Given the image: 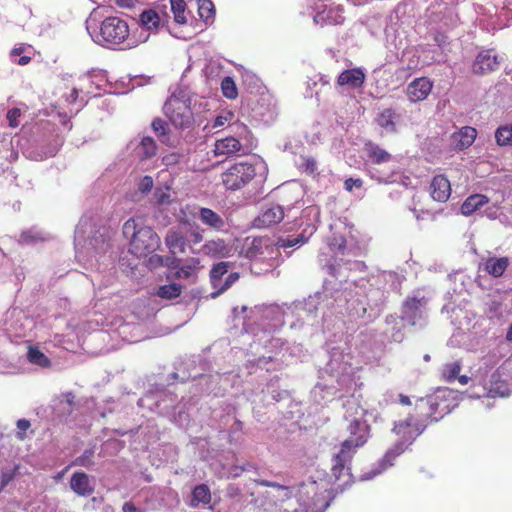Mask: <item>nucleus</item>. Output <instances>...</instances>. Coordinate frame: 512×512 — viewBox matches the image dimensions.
<instances>
[{
    "mask_svg": "<svg viewBox=\"0 0 512 512\" xmlns=\"http://www.w3.org/2000/svg\"><path fill=\"white\" fill-rule=\"evenodd\" d=\"M446 413H448V406L445 405L444 401L438 397L429 396L419 398L415 402L413 411L407 417L415 423L414 426H419L422 430H425L430 423L438 421Z\"/></svg>",
    "mask_w": 512,
    "mask_h": 512,
    "instance_id": "nucleus-6",
    "label": "nucleus"
},
{
    "mask_svg": "<svg viewBox=\"0 0 512 512\" xmlns=\"http://www.w3.org/2000/svg\"><path fill=\"white\" fill-rule=\"evenodd\" d=\"M115 2L121 8H131L134 6L135 0H115Z\"/></svg>",
    "mask_w": 512,
    "mask_h": 512,
    "instance_id": "nucleus-53",
    "label": "nucleus"
},
{
    "mask_svg": "<svg viewBox=\"0 0 512 512\" xmlns=\"http://www.w3.org/2000/svg\"><path fill=\"white\" fill-rule=\"evenodd\" d=\"M93 456L94 451L91 449H87L83 452V454L75 459L73 462L76 466H81L85 468H89L93 465Z\"/></svg>",
    "mask_w": 512,
    "mask_h": 512,
    "instance_id": "nucleus-42",
    "label": "nucleus"
},
{
    "mask_svg": "<svg viewBox=\"0 0 512 512\" xmlns=\"http://www.w3.org/2000/svg\"><path fill=\"white\" fill-rule=\"evenodd\" d=\"M199 219L204 225H207L215 230H222L225 226V221L222 216L209 208L200 209Z\"/></svg>",
    "mask_w": 512,
    "mask_h": 512,
    "instance_id": "nucleus-26",
    "label": "nucleus"
},
{
    "mask_svg": "<svg viewBox=\"0 0 512 512\" xmlns=\"http://www.w3.org/2000/svg\"><path fill=\"white\" fill-rule=\"evenodd\" d=\"M300 241H301V240H300L298 237H296V238H292V239H290V238H287V239H281V240L279 241V245H280L281 247H284V248H286V247H292V246H295V245H297L298 243H300Z\"/></svg>",
    "mask_w": 512,
    "mask_h": 512,
    "instance_id": "nucleus-50",
    "label": "nucleus"
},
{
    "mask_svg": "<svg viewBox=\"0 0 512 512\" xmlns=\"http://www.w3.org/2000/svg\"><path fill=\"white\" fill-rule=\"evenodd\" d=\"M238 279H239V274L238 273H236V272L230 273L228 275V277L226 278L225 283L221 286V288L217 292H213L212 296L216 297L221 292H224L225 290L230 288Z\"/></svg>",
    "mask_w": 512,
    "mask_h": 512,
    "instance_id": "nucleus-45",
    "label": "nucleus"
},
{
    "mask_svg": "<svg viewBox=\"0 0 512 512\" xmlns=\"http://www.w3.org/2000/svg\"><path fill=\"white\" fill-rule=\"evenodd\" d=\"M181 286L175 283L159 286L155 295L162 299L172 300L180 296Z\"/></svg>",
    "mask_w": 512,
    "mask_h": 512,
    "instance_id": "nucleus-33",
    "label": "nucleus"
},
{
    "mask_svg": "<svg viewBox=\"0 0 512 512\" xmlns=\"http://www.w3.org/2000/svg\"><path fill=\"white\" fill-rule=\"evenodd\" d=\"M397 119L398 115L393 108H385L377 114L375 122L386 131L395 132Z\"/></svg>",
    "mask_w": 512,
    "mask_h": 512,
    "instance_id": "nucleus-25",
    "label": "nucleus"
},
{
    "mask_svg": "<svg viewBox=\"0 0 512 512\" xmlns=\"http://www.w3.org/2000/svg\"><path fill=\"white\" fill-rule=\"evenodd\" d=\"M180 264H181V259H176V258L171 259L169 257L164 258L157 254H152L147 259V266L150 269H155L160 266H168V267L172 266L173 268L177 269V271L175 272V275L178 278H188L192 274V266H190V265L180 266Z\"/></svg>",
    "mask_w": 512,
    "mask_h": 512,
    "instance_id": "nucleus-11",
    "label": "nucleus"
},
{
    "mask_svg": "<svg viewBox=\"0 0 512 512\" xmlns=\"http://www.w3.org/2000/svg\"><path fill=\"white\" fill-rule=\"evenodd\" d=\"M87 225H88V220L81 219L79 224L76 227L74 244H75V249H76L77 254L79 253L81 242H82V240H84V234H85L84 228Z\"/></svg>",
    "mask_w": 512,
    "mask_h": 512,
    "instance_id": "nucleus-43",
    "label": "nucleus"
},
{
    "mask_svg": "<svg viewBox=\"0 0 512 512\" xmlns=\"http://www.w3.org/2000/svg\"><path fill=\"white\" fill-rule=\"evenodd\" d=\"M284 218V211L281 206H272L263 211L259 216L254 219L253 225L256 228L264 229L269 228L281 222Z\"/></svg>",
    "mask_w": 512,
    "mask_h": 512,
    "instance_id": "nucleus-16",
    "label": "nucleus"
},
{
    "mask_svg": "<svg viewBox=\"0 0 512 512\" xmlns=\"http://www.w3.org/2000/svg\"><path fill=\"white\" fill-rule=\"evenodd\" d=\"M456 379H458L460 384L466 385L469 382L470 378L466 375H461V376L458 375V377Z\"/></svg>",
    "mask_w": 512,
    "mask_h": 512,
    "instance_id": "nucleus-59",
    "label": "nucleus"
},
{
    "mask_svg": "<svg viewBox=\"0 0 512 512\" xmlns=\"http://www.w3.org/2000/svg\"><path fill=\"white\" fill-rule=\"evenodd\" d=\"M30 60H31V57L22 56L20 59L14 60V61L17 62V64H19V65H26L30 62Z\"/></svg>",
    "mask_w": 512,
    "mask_h": 512,
    "instance_id": "nucleus-58",
    "label": "nucleus"
},
{
    "mask_svg": "<svg viewBox=\"0 0 512 512\" xmlns=\"http://www.w3.org/2000/svg\"><path fill=\"white\" fill-rule=\"evenodd\" d=\"M347 438L341 443L338 453L333 457L332 473L339 477L351 463L358 449L364 447L371 437V426L367 420L354 417L346 426Z\"/></svg>",
    "mask_w": 512,
    "mask_h": 512,
    "instance_id": "nucleus-2",
    "label": "nucleus"
},
{
    "mask_svg": "<svg viewBox=\"0 0 512 512\" xmlns=\"http://www.w3.org/2000/svg\"><path fill=\"white\" fill-rule=\"evenodd\" d=\"M77 98H78V90H77L76 88H74V89L71 91V93H70V95H69V97H68V100H69L70 102L74 103V102H76Z\"/></svg>",
    "mask_w": 512,
    "mask_h": 512,
    "instance_id": "nucleus-57",
    "label": "nucleus"
},
{
    "mask_svg": "<svg viewBox=\"0 0 512 512\" xmlns=\"http://www.w3.org/2000/svg\"><path fill=\"white\" fill-rule=\"evenodd\" d=\"M345 247H346V241L344 239H342L338 248H339V250L343 251L345 249Z\"/></svg>",
    "mask_w": 512,
    "mask_h": 512,
    "instance_id": "nucleus-63",
    "label": "nucleus"
},
{
    "mask_svg": "<svg viewBox=\"0 0 512 512\" xmlns=\"http://www.w3.org/2000/svg\"><path fill=\"white\" fill-rule=\"evenodd\" d=\"M242 149V144L239 139L229 136L219 139L214 144L213 153L215 156H232Z\"/></svg>",
    "mask_w": 512,
    "mask_h": 512,
    "instance_id": "nucleus-21",
    "label": "nucleus"
},
{
    "mask_svg": "<svg viewBox=\"0 0 512 512\" xmlns=\"http://www.w3.org/2000/svg\"><path fill=\"white\" fill-rule=\"evenodd\" d=\"M153 187V179L152 177L150 176H145L142 178V180L140 181V184H139V189L143 192V193H147L149 192Z\"/></svg>",
    "mask_w": 512,
    "mask_h": 512,
    "instance_id": "nucleus-47",
    "label": "nucleus"
},
{
    "mask_svg": "<svg viewBox=\"0 0 512 512\" xmlns=\"http://www.w3.org/2000/svg\"><path fill=\"white\" fill-rule=\"evenodd\" d=\"M151 125H152L153 131L158 135L160 140L165 143L166 142L165 136L167 135V132H168L167 123L160 118H156L153 120Z\"/></svg>",
    "mask_w": 512,
    "mask_h": 512,
    "instance_id": "nucleus-41",
    "label": "nucleus"
},
{
    "mask_svg": "<svg viewBox=\"0 0 512 512\" xmlns=\"http://www.w3.org/2000/svg\"><path fill=\"white\" fill-rule=\"evenodd\" d=\"M64 401L67 403L69 408H71L74 404V395L71 392H67L63 394Z\"/></svg>",
    "mask_w": 512,
    "mask_h": 512,
    "instance_id": "nucleus-54",
    "label": "nucleus"
},
{
    "mask_svg": "<svg viewBox=\"0 0 512 512\" xmlns=\"http://www.w3.org/2000/svg\"><path fill=\"white\" fill-rule=\"evenodd\" d=\"M489 202V198L482 194H474L469 196L461 205V213L465 216L473 214L483 205Z\"/></svg>",
    "mask_w": 512,
    "mask_h": 512,
    "instance_id": "nucleus-27",
    "label": "nucleus"
},
{
    "mask_svg": "<svg viewBox=\"0 0 512 512\" xmlns=\"http://www.w3.org/2000/svg\"><path fill=\"white\" fill-rule=\"evenodd\" d=\"M427 300L416 297H408L403 303V319L407 320L412 326L424 318L423 308Z\"/></svg>",
    "mask_w": 512,
    "mask_h": 512,
    "instance_id": "nucleus-12",
    "label": "nucleus"
},
{
    "mask_svg": "<svg viewBox=\"0 0 512 512\" xmlns=\"http://www.w3.org/2000/svg\"><path fill=\"white\" fill-rule=\"evenodd\" d=\"M498 65V58L493 50H484L476 56L472 70L475 74L483 75L496 70Z\"/></svg>",
    "mask_w": 512,
    "mask_h": 512,
    "instance_id": "nucleus-14",
    "label": "nucleus"
},
{
    "mask_svg": "<svg viewBox=\"0 0 512 512\" xmlns=\"http://www.w3.org/2000/svg\"><path fill=\"white\" fill-rule=\"evenodd\" d=\"M211 502V492L207 485L201 484L194 487V504L202 503L208 505Z\"/></svg>",
    "mask_w": 512,
    "mask_h": 512,
    "instance_id": "nucleus-39",
    "label": "nucleus"
},
{
    "mask_svg": "<svg viewBox=\"0 0 512 512\" xmlns=\"http://www.w3.org/2000/svg\"><path fill=\"white\" fill-rule=\"evenodd\" d=\"M344 8L341 5L325 9L318 12L314 17V22L321 26L343 25L345 22Z\"/></svg>",
    "mask_w": 512,
    "mask_h": 512,
    "instance_id": "nucleus-15",
    "label": "nucleus"
},
{
    "mask_svg": "<svg viewBox=\"0 0 512 512\" xmlns=\"http://www.w3.org/2000/svg\"><path fill=\"white\" fill-rule=\"evenodd\" d=\"M160 244V238L157 233L150 227H140L138 235L130 243V251L138 256H145L154 252Z\"/></svg>",
    "mask_w": 512,
    "mask_h": 512,
    "instance_id": "nucleus-8",
    "label": "nucleus"
},
{
    "mask_svg": "<svg viewBox=\"0 0 512 512\" xmlns=\"http://www.w3.org/2000/svg\"><path fill=\"white\" fill-rule=\"evenodd\" d=\"M202 240V237L199 234L194 233V243H197Z\"/></svg>",
    "mask_w": 512,
    "mask_h": 512,
    "instance_id": "nucleus-64",
    "label": "nucleus"
},
{
    "mask_svg": "<svg viewBox=\"0 0 512 512\" xmlns=\"http://www.w3.org/2000/svg\"><path fill=\"white\" fill-rule=\"evenodd\" d=\"M256 175L255 166L247 162L232 165L222 174V183L226 189L236 191L246 186Z\"/></svg>",
    "mask_w": 512,
    "mask_h": 512,
    "instance_id": "nucleus-7",
    "label": "nucleus"
},
{
    "mask_svg": "<svg viewBox=\"0 0 512 512\" xmlns=\"http://www.w3.org/2000/svg\"><path fill=\"white\" fill-rule=\"evenodd\" d=\"M166 244L170 252L174 255V258L180 259L181 254L185 252V241L184 238L177 232H168L166 235ZM183 258H181V262Z\"/></svg>",
    "mask_w": 512,
    "mask_h": 512,
    "instance_id": "nucleus-28",
    "label": "nucleus"
},
{
    "mask_svg": "<svg viewBox=\"0 0 512 512\" xmlns=\"http://www.w3.org/2000/svg\"><path fill=\"white\" fill-rule=\"evenodd\" d=\"M234 471V476H239L240 472H254L256 476L250 478L252 481L271 488L269 491L258 494L252 492L250 494L251 499L245 505V512H276L278 502H283L291 497L292 492L288 486L260 478L255 465L252 463L235 467Z\"/></svg>",
    "mask_w": 512,
    "mask_h": 512,
    "instance_id": "nucleus-1",
    "label": "nucleus"
},
{
    "mask_svg": "<svg viewBox=\"0 0 512 512\" xmlns=\"http://www.w3.org/2000/svg\"><path fill=\"white\" fill-rule=\"evenodd\" d=\"M30 427V422L26 419H20L17 421V428L19 429L18 437L20 439L24 438V435L22 434Z\"/></svg>",
    "mask_w": 512,
    "mask_h": 512,
    "instance_id": "nucleus-49",
    "label": "nucleus"
},
{
    "mask_svg": "<svg viewBox=\"0 0 512 512\" xmlns=\"http://www.w3.org/2000/svg\"><path fill=\"white\" fill-rule=\"evenodd\" d=\"M70 487L78 496L82 497L90 496L94 492V485L84 472H75L71 476Z\"/></svg>",
    "mask_w": 512,
    "mask_h": 512,
    "instance_id": "nucleus-20",
    "label": "nucleus"
},
{
    "mask_svg": "<svg viewBox=\"0 0 512 512\" xmlns=\"http://www.w3.org/2000/svg\"><path fill=\"white\" fill-rule=\"evenodd\" d=\"M399 402L404 405V406H410L411 405V400L408 396L406 395H403V394H400L399 395Z\"/></svg>",
    "mask_w": 512,
    "mask_h": 512,
    "instance_id": "nucleus-55",
    "label": "nucleus"
},
{
    "mask_svg": "<svg viewBox=\"0 0 512 512\" xmlns=\"http://www.w3.org/2000/svg\"><path fill=\"white\" fill-rule=\"evenodd\" d=\"M138 229L135 219H128L123 225L122 232L124 237L129 239L130 243H132L133 239L138 235Z\"/></svg>",
    "mask_w": 512,
    "mask_h": 512,
    "instance_id": "nucleus-40",
    "label": "nucleus"
},
{
    "mask_svg": "<svg viewBox=\"0 0 512 512\" xmlns=\"http://www.w3.org/2000/svg\"><path fill=\"white\" fill-rule=\"evenodd\" d=\"M198 15L206 25L212 24L215 19V6L211 0H197Z\"/></svg>",
    "mask_w": 512,
    "mask_h": 512,
    "instance_id": "nucleus-29",
    "label": "nucleus"
},
{
    "mask_svg": "<svg viewBox=\"0 0 512 512\" xmlns=\"http://www.w3.org/2000/svg\"><path fill=\"white\" fill-rule=\"evenodd\" d=\"M301 166L308 173H314L317 169V163L312 157L304 158Z\"/></svg>",
    "mask_w": 512,
    "mask_h": 512,
    "instance_id": "nucleus-46",
    "label": "nucleus"
},
{
    "mask_svg": "<svg viewBox=\"0 0 512 512\" xmlns=\"http://www.w3.org/2000/svg\"><path fill=\"white\" fill-rule=\"evenodd\" d=\"M508 257H489L484 262V271L494 278L501 277L509 266Z\"/></svg>",
    "mask_w": 512,
    "mask_h": 512,
    "instance_id": "nucleus-23",
    "label": "nucleus"
},
{
    "mask_svg": "<svg viewBox=\"0 0 512 512\" xmlns=\"http://www.w3.org/2000/svg\"><path fill=\"white\" fill-rule=\"evenodd\" d=\"M495 141L500 147H512V124L499 126L495 131Z\"/></svg>",
    "mask_w": 512,
    "mask_h": 512,
    "instance_id": "nucleus-31",
    "label": "nucleus"
},
{
    "mask_svg": "<svg viewBox=\"0 0 512 512\" xmlns=\"http://www.w3.org/2000/svg\"><path fill=\"white\" fill-rule=\"evenodd\" d=\"M366 76L362 68L356 67L346 69L337 77V84L341 87H350L353 89L361 88L365 82Z\"/></svg>",
    "mask_w": 512,
    "mask_h": 512,
    "instance_id": "nucleus-17",
    "label": "nucleus"
},
{
    "mask_svg": "<svg viewBox=\"0 0 512 512\" xmlns=\"http://www.w3.org/2000/svg\"><path fill=\"white\" fill-rule=\"evenodd\" d=\"M189 72L190 65L184 70L178 86L164 104L165 115L178 128L189 127L192 119V81Z\"/></svg>",
    "mask_w": 512,
    "mask_h": 512,
    "instance_id": "nucleus-3",
    "label": "nucleus"
},
{
    "mask_svg": "<svg viewBox=\"0 0 512 512\" xmlns=\"http://www.w3.org/2000/svg\"><path fill=\"white\" fill-rule=\"evenodd\" d=\"M27 359L30 363L41 368H48L51 365L49 358L37 347H30L27 353Z\"/></svg>",
    "mask_w": 512,
    "mask_h": 512,
    "instance_id": "nucleus-32",
    "label": "nucleus"
},
{
    "mask_svg": "<svg viewBox=\"0 0 512 512\" xmlns=\"http://www.w3.org/2000/svg\"><path fill=\"white\" fill-rule=\"evenodd\" d=\"M430 195L437 202H446L451 195L450 181L444 175H436L430 183Z\"/></svg>",
    "mask_w": 512,
    "mask_h": 512,
    "instance_id": "nucleus-18",
    "label": "nucleus"
},
{
    "mask_svg": "<svg viewBox=\"0 0 512 512\" xmlns=\"http://www.w3.org/2000/svg\"><path fill=\"white\" fill-rule=\"evenodd\" d=\"M414 425L415 423L410 421L408 417L394 423L392 432L398 436L399 440L385 453L380 461L381 469L377 473L391 467L394 464L395 459L423 433L424 430L419 426Z\"/></svg>",
    "mask_w": 512,
    "mask_h": 512,
    "instance_id": "nucleus-5",
    "label": "nucleus"
},
{
    "mask_svg": "<svg viewBox=\"0 0 512 512\" xmlns=\"http://www.w3.org/2000/svg\"><path fill=\"white\" fill-rule=\"evenodd\" d=\"M206 254L212 256H224L227 252V247L224 240L218 239L217 241H209L203 247Z\"/></svg>",
    "mask_w": 512,
    "mask_h": 512,
    "instance_id": "nucleus-36",
    "label": "nucleus"
},
{
    "mask_svg": "<svg viewBox=\"0 0 512 512\" xmlns=\"http://www.w3.org/2000/svg\"><path fill=\"white\" fill-rule=\"evenodd\" d=\"M506 339L509 340V341H512V324L510 325V327H509V329L507 331Z\"/></svg>",
    "mask_w": 512,
    "mask_h": 512,
    "instance_id": "nucleus-62",
    "label": "nucleus"
},
{
    "mask_svg": "<svg viewBox=\"0 0 512 512\" xmlns=\"http://www.w3.org/2000/svg\"><path fill=\"white\" fill-rule=\"evenodd\" d=\"M171 34L175 37V38H178V39H183V40H187L189 39L190 37L188 35H185L183 34L182 31H180L179 27H175L171 30Z\"/></svg>",
    "mask_w": 512,
    "mask_h": 512,
    "instance_id": "nucleus-51",
    "label": "nucleus"
},
{
    "mask_svg": "<svg viewBox=\"0 0 512 512\" xmlns=\"http://www.w3.org/2000/svg\"><path fill=\"white\" fill-rule=\"evenodd\" d=\"M21 116V110L19 108H12L7 112V120L9 126L16 128L19 126V118Z\"/></svg>",
    "mask_w": 512,
    "mask_h": 512,
    "instance_id": "nucleus-44",
    "label": "nucleus"
},
{
    "mask_svg": "<svg viewBox=\"0 0 512 512\" xmlns=\"http://www.w3.org/2000/svg\"><path fill=\"white\" fill-rule=\"evenodd\" d=\"M123 512H141L139 509L135 507L132 502H125L122 507Z\"/></svg>",
    "mask_w": 512,
    "mask_h": 512,
    "instance_id": "nucleus-52",
    "label": "nucleus"
},
{
    "mask_svg": "<svg viewBox=\"0 0 512 512\" xmlns=\"http://www.w3.org/2000/svg\"><path fill=\"white\" fill-rule=\"evenodd\" d=\"M176 399L172 397V394H158V393H147L144 397L138 400V405L141 407H147L150 410H157L162 414H170L172 409L175 407L172 405Z\"/></svg>",
    "mask_w": 512,
    "mask_h": 512,
    "instance_id": "nucleus-9",
    "label": "nucleus"
},
{
    "mask_svg": "<svg viewBox=\"0 0 512 512\" xmlns=\"http://www.w3.org/2000/svg\"><path fill=\"white\" fill-rule=\"evenodd\" d=\"M476 136L477 130L474 127L464 126L451 135V145L455 150L467 149L473 144Z\"/></svg>",
    "mask_w": 512,
    "mask_h": 512,
    "instance_id": "nucleus-19",
    "label": "nucleus"
},
{
    "mask_svg": "<svg viewBox=\"0 0 512 512\" xmlns=\"http://www.w3.org/2000/svg\"><path fill=\"white\" fill-rule=\"evenodd\" d=\"M229 262H220L214 265L210 271V278L214 288H216L221 278L228 272Z\"/></svg>",
    "mask_w": 512,
    "mask_h": 512,
    "instance_id": "nucleus-38",
    "label": "nucleus"
},
{
    "mask_svg": "<svg viewBox=\"0 0 512 512\" xmlns=\"http://www.w3.org/2000/svg\"><path fill=\"white\" fill-rule=\"evenodd\" d=\"M167 19L165 11H157L156 8L145 9L139 16L141 24V32L148 33L150 31L157 30L160 25L164 24Z\"/></svg>",
    "mask_w": 512,
    "mask_h": 512,
    "instance_id": "nucleus-13",
    "label": "nucleus"
},
{
    "mask_svg": "<svg viewBox=\"0 0 512 512\" xmlns=\"http://www.w3.org/2000/svg\"><path fill=\"white\" fill-rule=\"evenodd\" d=\"M234 119L235 113L233 111L224 110L215 118L213 128L223 127L226 124H232L237 128L235 132L238 133L239 136L248 133V127L239 121L233 122Z\"/></svg>",
    "mask_w": 512,
    "mask_h": 512,
    "instance_id": "nucleus-24",
    "label": "nucleus"
},
{
    "mask_svg": "<svg viewBox=\"0 0 512 512\" xmlns=\"http://www.w3.org/2000/svg\"><path fill=\"white\" fill-rule=\"evenodd\" d=\"M10 480H11V475L3 474L2 475V481H1L2 487L6 486L9 483Z\"/></svg>",
    "mask_w": 512,
    "mask_h": 512,
    "instance_id": "nucleus-60",
    "label": "nucleus"
},
{
    "mask_svg": "<svg viewBox=\"0 0 512 512\" xmlns=\"http://www.w3.org/2000/svg\"><path fill=\"white\" fill-rule=\"evenodd\" d=\"M171 11L174 14V21L177 25L186 23L185 10L186 3L184 0H170Z\"/></svg>",
    "mask_w": 512,
    "mask_h": 512,
    "instance_id": "nucleus-34",
    "label": "nucleus"
},
{
    "mask_svg": "<svg viewBox=\"0 0 512 512\" xmlns=\"http://www.w3.org/2000/svg\"><path fill=\"white\" fill-rule=\"evenodd\" d=\"M363 185V182L361 179H354V178H348L345 180L344 182V188L347 190V191H352L354 187L356 188H361Z\"/></svg>",
    "mask_w": 512,
    "mask_h": 512,
    "instance_id": "nucleus-48",
    "label": "nucleus"
},
{
    "mask_svg": "<svg viewBox=\"0 0 512 512\" xmlns=\"http://www.w3.org/2000/svg\"><path fill=\"white\" fill-rule=\"evenodd\" d=\"M157 145L153 138L143 137L136 148V153L141 159H150L156 155Z\"/></svg>",
    "mask_w": 512,
    "mask_h": 512,
    "instance_id": "nucleus-30",
    "label": "nucleus"
},
{
    "mask_svg": "<svg viewBox=\"0 0 512 512\" xmlns=\"http://www.w3.org/2000/svg\"><path fill=\"white\" fill-rule=\"evenodd\" d=\"M364 151L368 157V160L372 164H382L389 162L392 159V155L381 148L378 144L368 141L364 144Z\"/></svg>",
    "mask_w": 512,
    "mask_h": 512,
    "instance_id": "nucleus-22",
    "label": "nucleus"
},
{
    "mask_svg": "<svg viewBox=\"0 0 512 512\" xmlns=\"http://www.w3.org/2000/svg\"><path fill=\"white\" fill-rule=\"evenodd\" d=\"M461 371V363L459 361L446 363L442 369V378L447 382L454 381Z\"/></svg>",
    "mask_w": 512,
    "mask_h": 512,
    "instance_id": "nucleus-37",
    "label": "nucleus"
},
{
    "mask_svg": "<svg viewBox=\"0 0 512 512\" xmlns=\"http://www.w3.org/2000/svg\"><path fill=\"white\" fill-rule=\"evenodd\" d=\"M433 81L428 77L415 78L405 90L408 100L412 103L424 101L430 95Z\"/></svg>",
    "mask_w": 512,
    "mask_h": 512,
    "instance_id": "nucleus-10",
    "label": "nucleus"
},
{
    "mask_svg": "<svg viewBox=\"0 0 512 512\" xmlns=\"http://www.w3.org/2000/svg\"><path fill=\"white\" fill-rule=\"evenodd\" d=\"M23 52V48L22 47H19V48H14L11 52V56L12 57H16V56H19L21 55V53Z\"/></svg>",
    "mask_w": 512,
    "mask_h": 512,
    "instance_id": "nucleus-61",
    "label": "nucleus"
},
{
    "mask_svg": "<svg viewBox=\"0 0 512 512\" xmlns=\"http://www.w3.org/2000/svg\"><path fill=\"white\" fill-rule=\"evenodd\" d=\"M221 91L224 97L234 100L238 97V89L232 77L226 76L221 81Z\"/></svg>",
    "mask_w": 512,
    "mask_h": 512,
    "instance_id": "nucleus-35",
    "label": "nucleus"
},
{
    "mask_svg": "<svg viewBox=\"0 0 512 512\" xmlns=\"http://www.w3.org/2000/svg\"><path fill=\"white\" fill-rule=\"evenodd\" d=\"M100 36L102 40L111 45L126 43V47L131 49L149 39V34L137 31L130 33L126 21L119 17H107L100 26Z\"/></svg>",
    "mask_w": 512,
    "mask_h": 512,
    "instance_id": "nucleus-4",
    "label": "nucleus"
},
{
    "mask_svg": "<svg viewBox=\"0 0 512 512\" xmlns=\"http://www.w3.org/2000/svg\"><path fill=\"white\" fill-rule=\"evenodd\" d=\"M228 493L230 496H238L240 494V489L236 486H229Z\"/></svg>",
    "mask_w": 512,
    "mask_h": 512,
    "instance_id": "nucleus-56",
    "label": "nucleus"
}]
</instances>
